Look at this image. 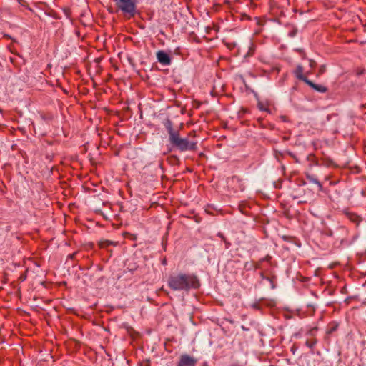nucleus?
<instances>
[{"mask_svg": "<svg viewBox=\"0 0 366 366\" xmlns=\"http://www.w3.org/2000/svg\"><path fill=\"white\" fill-rule=\"evenodd\" d=\"M316 343H317L316 340H307L305 342V345L307 347H308L309 348L312 349L315 347V345H316Z\"/></svg>", "mask_w": 366, "mask_h": 366, "instance_id": "obj_10", "label": "nucleus"}, {"mask_svg": "<svg viewBox=\"0 0 366 366\" xmlns=\"http://www.w3.org/2000/svg\"><path fill=\"white\" fill-rule=\"evenodd\" d=\"M117 9L125 16L133 17L137 14V0H114Z\"/></svg>", "mask_w": 366, "mask_h": 366, "instance_id": "obj_3", "label": "nucleus"}, {"mask_svg": "<svg viewBox=\"0 0 366 366\" xmlns=\"http://www.w3.org/2000/svg\"><path fill=\"white\" fill-rule=\"evenodd\" d=\"M310 66H312V61H310Z\"/></svg>", "mask_w": 366, "mask_h": 366, "instance_id": "obj_13", "label": "nucleus"}, {"mask_svg": "<svg viewBox=\"0 0 366 366\" xmlns=\"http://www.w3.org/2000/svg\"><path fill=\"white\" fill-rule=\"evenodd\" d=\"M163 124L168 133L169 138H170L172 136L175 134L177 132H179V130L175 129L173 128L172 122L169 119H167L164 122Z\"/></svg>", "mask_w": 366, "mask_h": 366, "instance_id": "obj_6", "label": "nucleus"}, {"mask_svg": "<svg viewBox=\"0 0 366 366\" xmlns=\"http://www.w3.org/2000/svg\"><path fill=\"white\" fill-rule=\"evenodd\" d=\"M157 58L158 61L164 66H169L171 64V58L164 51H159L157 52Z\"/></svg>", "mask_w": 366, "mask_h": 366, "instance_id": "obj_4", "label": "nucleus"}, {"mask_svg": "<svg viewBox=\"0 0 366 366\" xmlns=\"http://www.w3.org/2000/svg\"><path fill=\"white\" fill-rule=\"evenodd\" d=\"M197 360L194 357L184 355L181 356L178 366H194Z\"/></svg>", "mask_w": 366, "mask_h": 366, "instance_id": "obj_5", "label": "nucleus"}, {"mask_svg": "<svg viewBox=\"0 0 366 366\" xmlns=\"http://www.w3.org/2000/svg\"><path fill=\"white\" fill-rule=\"evenodd\" d=\"M259 107L261 110H267V109L262 104H259Z\"/></svg>", "mask_w": 366, "mask_h": 366, "instance_id": "obj_12", "label": "nucleus"}, {"mask_svg": "<svg viewBox=\"0 0 366 366\" xmlns=\"http://www.w3.org/2000/svg\"><path fill=\"white\" fill-rule=\"evenodd\" d=\"M302 72H303V68L302 66L299 65L297 66V69L295 71V75L297 76V79H299L300 80H302L303 81H305L306 83V81H309V79H307L303 74H302Z\"/></svg>", "mask_w": 366, "mask_h": 366, "instance_id": "obj_8", "label": "nucleus"}, {"mask_svg": "<svg viewBox=\"0 0 366 366\" xmlns=\"http://www.w3.org/2000/svg\"><path fill=\"white\" fill-rule=\"evenodd\" d=\"M116 244H117L116 242L107 240L105 242H102L100 246H101V247L104 248V247H107L109 245H116Z\"/></svg>", "mask_w": 366, "mask_h": 366, "instance_id": "obj_11", "label": "nucleus"}, {"mask_svg": "<svg viewBox=\"0 0 366 366\" xmlns=\"http://www.w3.org/2000/svg\"><path fill=\"white\" fill-rule=\"evenodd\" d=\"M306 84L319 92L324 93L327 91V88L325 86H322V85L315 84L310 80L306 81Z\"/></svg>", "mask_w": 366, "mask_h": 366, "instance_id": "obj_7", "label": "nucleus"}, {"mask_svg": "<svg viewBox=\"0 0 366 366\" xmlns=\"http://www.w3.org/2000/svg\"><path fill=\"white\" fill-rule=\"evenodd\" d=\"M167 285L174 291L185 292L197 289L200 285L196 275L182 272L171 274L167 280Z\"/></svg>", "mask_w": 366, "mask_h": 366, "instance_id": "obj_1", "label": "nucleus"}, {"mask_svg": "<svg viewBox=\"0 0 366 366\" xmlns=\"http://www.w3.org/2000/svg\"><path fill=\"white\" fill-rule=\"evenodd\" d=\"M169 142L174 148L180 152L195 151L197 149V142L181 137L179 131L169 138Z\"/></svg>", "mask_w": 366, "mask_h": 366, "instance_id": "obj_2", "label": "nucleus"}, {"mask_svg": "<svg viewBox=\"0 0 366 366\" xmlns=\"http://www.w3.org/2000/svg\"><path fill=\"white\" fill-rule=\"evenodd\" d=\"M307 179H309V181L310 182L316 184L318 186V187L320 189H321L322 185H321L320 182L316 178L313 177L312 176H307Z\"/></svg>", "mask_w": 366, "mask_h": 366, "instance_id": "obj_9", "label": "nucleus"}]
</instances>
